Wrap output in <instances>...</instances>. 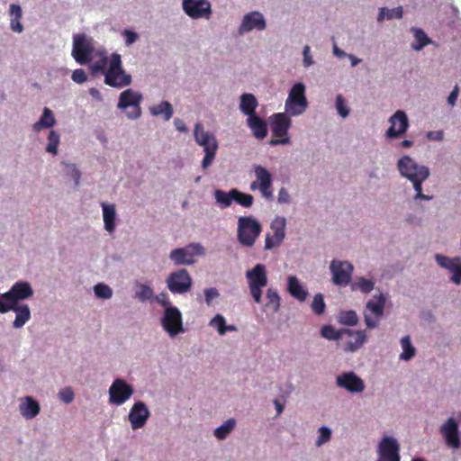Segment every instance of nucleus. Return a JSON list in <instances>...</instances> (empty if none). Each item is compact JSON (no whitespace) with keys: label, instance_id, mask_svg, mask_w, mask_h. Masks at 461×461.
<instances>
[{"label":"nucleus","instance_id":"09e8293b","mask_svg":"<svg viewBox=\"0 0 461 461\" xmlns=\"http://www.w3.org/2000/svg\"><path fill=\"white\" fill-rule=\"evenodd\" d=\"M60 143V135L56 131L51 130L49 132L48 136V143L46 146V152L51 154V155H57L58 154V148Z\"/></svg>","mask_w":461,"mask_h":461},{"label":"nucleus","instance_id":"69168bd1","mask_svg":"<svg viewBox=\"0 0 461 461\" xmlns=\"http://www.w3.org/2000/svg\"><path fill=\"white\" fill-rule=\"evenodd\" d=\"M277 203L280 204H288L291 203V195L285 187H281L279 189Z\"/></svg>","mask_w":461,"mask_h":461},{"label":"nucleus","instance_id":"2f4dec72","mask_svg":"<svg viewBox=\"0 0 461 461\" xmlns=\"http://www.w3.org/2000/svg\"><path fill=\"white\" fill-rule=\"evenodd\" d=\"M56 122L53 112L50 108L44 107L40 119L32 125V129L39 132L44 129L52 128Z\"/></svg>","mask_w":461,"mask_h":461},{"label":"nucleus","instance_id":"0e129e2a","mask_svg":"<svg viewBox=\"0 0 461 461\" xmlns=\"http://www.w3.org/2000/svg\"><path fill=\"white\" fill-rule=\"evenodd\" d=\"M283 241H276V235L272 234L270 235L269 233H267L266 235V239H265V247L264 249L266 250H270L276 247H279L281 245Z\"/></svg>","mask_w":461,"mask_h":461},{"label":"nucleus","instance_id":"58836bf2","mask_svg":"<svg viewBox=\"0 0 461 461\" xmlns=\"http://www.w3.org/2000/svg\"><path fill=\"white\" fill-rule=\"evenodd\" d=\"M434 258L439 267L448 270L450 273L456 269V267L461 264V258L458 257L449 258L442 254H436Z\"/></svg>","mask_w":461,"mask_h":461},{"label":"nucleus","instance_id":"774afa93","mask_svg":"<svg viewBox=\"0 0 461 461\" xmlns=\"http://www.w3.org/2000/svg\"><path fill=\"white\" fill-rule=\"evenodd\" d=\"M450 277L451 281L456 285L461 284V264L455 269Z\"/></svg>","mask_w":461,"mask_h":461},{"label":"nucleus","instance_id":"cd10ccee","mask_svg":"<svg viewBox=\"0 0 461 461\" xmlns=\"http://www.w3.org/2000/svg\"><path fill=\"white\" fill-rule=\"evenodd\" d=\"M247 125L252 131L253 135L258 139L263 140L267 135V125L264 119L260 118L258 114L247 118Z\"/></svg>","mask_w":461,"mask_h":461},{"label":"nucleus","instance_id":"6ab92c4d","mask_svg":"<svg viewBox=\"0 0 461 461\" xmlns=\"http://www.w3.org/2000/svg\"><path fill=\"white\" fill-rule=\"evenodd\" d=\"M150 411L142 401L135 402L131 407L127 419L132 430H138L145 427L150 418Z\"/></svg>","mask_w":461,"mask_h":461},{"label":"nucleus","instance_id":"7ed1b4c3","mask_svg":"<svg viewBox=\"0 0 461 461\" xmlns=\"http://www.w3.org/2000/svg\"><path fill=\"white\" fill-rule=\"evenodd\" d=\"M261 231V223L253 216H240L238 218L237 239L242 246L253 247Z\"/></svg>","mask_w":461,"mask_h":461},{"label":"nucleus","instance_id":"5fc2aeb1","mask_svg":"<svg viewBox=\"0 0 461 461\" xmlns=\"http://www.w3.org/2000/svg\"><path fill=\"white\" fill-rule=\"evenodd\" d=\"M62 165L65 167L66 175L70 176L74 180V184L76 186L79 185L81 172L77 168V165L74 163L67 162H62Z\"/></svg>","mask_w":461,"mask_h":461},{"label":"nucleus","instance_id":"680f3d73","mask_svg":"<svg viewBox=\"0 0 461 461\" xmlns=\"http://www.w3.org/2000/svg\"><path fill=\"white\" fill-rule=\"evenodd\" d=\"M122 36L124 38V41H125V45L126 46L132 45L139 39L138 33L133 32V31H131V30L126 29V30H124L122 32Z\"/></svg>","mask_w":461,"mask_h":461},{"label":"nucleus","instance_id":"4c0bfd02","mask_svg":"<svg viewBox=\"0 0 461 461\" xmlns=\"http://www.w3.org/2000/svg\"><path fill=\"white\" fill-rule=\"evenodd\" d=\"M286 220L283 216H276L270 223V229L276 235V241H283L285 238Z\"/></svg>","mask_w":461,"mask_h":461},{"label":"nucleus","instance_id":"0eeeda50","mask_svg":"<svg viewBox=\"0 0 461 461\" xmlns=\"http://www.w3.org/2000/svg\"><path fill=\"white\" fill-rule=\"evenodd\" d=\"M251 297L257 303L262 302V290L267 285V272L264 264L258 263L246 272Z\"/></svg>","mask_w":461,"mask_h":461},{"label":"nucleus","instance_id":"1a4fd4ad","mask_svg":"<svg viewBox=\"0 0 461 461\" xmlns=\"http://www.w3.org/2000/svg\"><path fill=\"white\" fill-rule=\"evenodd\" d=\"M205 249L201 243L193 242L183 248L170 251L168 258L175 266H191L195 263L196 256H204Z\"/></svg>","mask_w":461,"mask_h":461},{"label":"nucleus","instance_id":"c03bdc74","mask_svg":"<svg viewBox=\"0 0 461 461\" xmlns=\"http://www.w3.org/2000/svg\"><path fill=\"white\" fill-rule=\"evenodd\" d=\"M429 176H423V177H419V178H415L413 180H411L410 182L411 183L412 185V187L415 191V195L413 196V200L414 201H420V200H422V201H430L433 199V196L432 195H428V194H424L422 193V184L429 178Z\"/></svg>","mask_w":461,"mask_h":461},{"label":"nucleus","instance_id":"bb28decb","mask_svg":"<svg viewBox=\"0 0 461 461\" xmlns=\"http://www.w3.org/2000/svg\"><path fill=\"white\" fill-rule=\"evenodd\" d=\"M287 291L294 299L304 302L309 294L307 289L295 276L287 277Z\"/></svg>","mask_w":461,"mask_h":461},{"label":"nucleus","instance_id":"052dcab7","mask_svg":"<svg viewBox=\"0 0 461 461\" xmlns=\"http://www.w3.org/2000/svg\"><path fill=\"white\" fill-rule=\"evenodd\" d=\"M314 64V59L311 52L309 45H305L303 49V66L305 68H310Z\"/></svg>","mask_w":461,"mask_h":461},{"label":"nucleus","instance_id":"4be33fe9","mask_svg":"<svg viewBox=\"0 0 461 461\" xmlns=\"http://www.w3.org/2000/svg\"><path fill=\"white\" fill-rule=\"evenodd\" d=\"M256 180L261 186V195L266 200H273V176L271 173L261 165L253 166Z\"/></svg>","mask_w":461,"mask_h":461},{"label":"nucleus","instance_id":"b1692460","mask_svg":"<svg viewBox=\"0 0 461 461\" xmlns=\"http://www.w3.org/2000/svg\"><path fill=\"white\" fill-rule=\"evenodd\" d=\"M291 115L287 113H276L270 116L271 130L276 137H288L292 125Z\"/></svg>","mask_w":461,"mask_h":461},{"label":"nucleus","instance_id":"39448f33","mask_svg":"<svg viewBox=\"0 0 461 461\" xmlns=\"http://www.w3.org/2000/svg\"><path fill=\"white\" fill-rule=\"evenodd\" d=\"M142 99L140 92L127 88L119 95L117 108L124 112L129 120H137L141 116Z\"/></svg>","mask_w":461,"mask_h":461},{"label":"nucleus","instance_id":"a211bd4d","mask_svg":"<svg viewBox=\"0 0 461 461\" xmlns=\"http://www.w3.org/2000/svg\"><path fill=\"white\" fill-rule=\"evenodd\" d=\"M390 127L385 132L390 140L398 139L406 133L410 127L409 118L403 110H397L388 119Z\"/></svg>","mask_w":461,"mask_h":461},{"label":"nucleus","instance_id":"49530a36","mask_svg":"<svg viewBox=\"0 0 461 461\" xmlns=\"http://www.w3.org/2000/svg\"><path fill=\"white\" fill-rule=\"evenodd\" d=\"M334 104L338 114L341 118L345 119L349 116L350 108L348 104L346 98L341 94L336 95Z\"/></svg>","mask_w":461,"mask_h":461},{"label":"nucleus","instance_id":"20e7f679","mask_svg":"<svg viewBox=\"0 0 461 461\" xmlns=\"http://www.w3.org/2000/svg\"><path fill=\"white\" fill-rule=\"evenodd\" d=\"M167 309H163L159 318V323L162 330L170 339H175L180 334L185 332L184 327L183 314L175 305L166 303Z\"/></svg>","mask_w":461,"mask_h":461},{"label":"nucleus","instance_id":"f8f14e48","mask_svg":"<svg viewBox=\"0 0 461 461\" xmlns=\"http://www.w3.org/2000/svg\"><path fill=\"white\" fill-rule=\"evenodd\" d=\"M94 50L95 41L93 38L84 33L73 36V49L71 54L77 63L84 65L90 62Z\"/></svg>","mask_w":461,"mask_h":461},{"label":"nucleus","instance_id":"aec40b11","mask_svg":"<svg viewBox=\"0 0 461 461\" xmlns=\"http://www.w3.org/2000/svg\"><path fill=\"white\" fill-rule=\"evenodd\" d=\"M336 384L350 393H363L366 388L363 379L353 371L343 372L337 375Z\"/></svg>","mask_w":461,"mask_h":461},{"label":"nucleus","instance_id":"a18cd8bd","mask_svg":"<svg viewBox=\"0 0 461 461\" xmlns=\"http://www.w3.org/2000/svg\"><path fill=\"white\" fill-rule=\"evenodd\" d=\"M344 330H336L331 325H324L321 329V335L328 340H339L345 335Z\"/></svg>","mask_w":461,"mask_h":461},{"label":"nucleus","instance_id":"9d476101","mask_svg":"<svg viewBox=\"0 0 461 461\" xmlns=\"http://www.w3.org/2000/svg\"><path fill=\"white\" fill-rule=\"evenodd\" d=\"M396 168L400 176L408 181L430 176V170L427 166L419 164L409 155H404L397 160Z\"/></svg>","mask_w":461,"mask_h":461},{"label":"nucleus","instance_id":"79ce46f5","mask_svg":"<svg viewBox=\"0 0 461 461\" xmlns=\"http://www.w3.org/2000/svg\"><path fill=\"white\" fill-rule=\"evenodd\" d=\"M446 444L453 449L460 447L459 430L458 429H439Z\"/></svg>","mask_w":461,"mask_h":461},{"label":"nucleus","instance_id":"bf43d9fd","mask_svg":"<svg viewBox=\"0 0 461 461\" xmlns=\"http://www.w3.org/2000/svg\"><path fill=\"white\" fill-rule=\"evenodd\" d=\"M58 398L64 403H70L75 398L74 391L71 387H64L58 393Z\"/></svg>","mask_w":461,"mask_h":461},{"label":"nucleus","instance_id":"a19ab883","mask_svg":"<svg viewBox=\"0 0 461 461\" xmlns=\"http://www.w3.org/2000/svg\"><path fill=\"white\" fill-rule=\"evenodd\" d=\"M400 342L402 352L400 354L399 358L403 361L411 360L415 356L416 349L411 341L410 336L402 337Z\"/></svg>","mask_w":461,"mask_h":461},{"label":"nucleus","instance_id":"393cba45","mask_svg":"<svg viewBox=\"0 0 461 461\" xmlns=\"http://www.w3.org/2000/svg\"><path fill=\"white\" fill-rule=\"evenodd\" d=\"M18 411L20 415L26 420H33L41 412L40 402L32 396H23L19 398Z\"/></svg>","mask_w":461,"mask_h":461},{"label":"nucleus","instance_id":"864d4df0","mask_svg":"<svg viewBox=\"0 0 461 461\" xmlns=\"http://www.w3.org/2000/svg\"><path fill=\"white\" fill-rule=\"evenodd\" d=\"M332 430L328 426H321L318 429V437L315 440V447H320L331 439Z\"/></svg>","mask_w":461,"mask_h":461},{"label":"nucleus","instance_id":"13d9d810","mask_svg":"<svg viewBox=\"0 0 461 461\" xmlns=\"http://www.w3.org/2000/svg\"><path fill=\"white\" fill-rule=\"evenodd\" d=\"M204 302L207 306L211 307L213 305V302L220 297V293L215 287L206 288L203 291Z\"/></svg>","mask_w":461,"mask_h":461},{"label":"nucleus","instance_id":"7c9ffc66","mask_svg":"<svg viewBox=\"0 0 461 461\" xmlns=\"http://www.w3.org/2000/svg\"><path fill=\"white\" fill-rule=\"evenodd\" d=\"M149 111L153 117H162L165 122L169 121L174 113L173 106L167 101H162L158 104L149 106Z\"/></svg>","mask_w":461,"mask_h":461},{"label":"nucleus","instance_id":"412c9836","mask_svg":"<svg viewBox=\"0 0 461 461\" xmlns=\"http://www.w3.org/2000/svg\"><path fill=\"white\" fill-rule=\"evenodd\" d=\"M400 446L396 438L384 437L378 445L379 459L377 461H400Z\"/></svg>","mask_w":461,"mask_h":461},{"label":"nucleus","instance_id":"c85d7f7f","mask_svg":"<svg viewBox=\"0 0 461 461\" xmlns=\"http://www.w3.org/2000/svg\"><path fill=\"white\" fill-rule=\"evenodd\" d=\"M258 106V102L253 94L244 93L240 96L239 108L247 118L257 114L256 110Z\"/></svg>","mask_w":461,"mask_h":461},{"label":"nucleus","instance_id":"c756f323","mask_svg":"<svg viewBox=\"0 0 461 461\" xmlns=\"http://www.w3.org/2000/svg\"><path fill=\"white\" fill-rule=\"evenodd\" d=\"M104 228L109 233L115 230L116 210L113 203H102Z\"/></svg>","mask_w":461,"mask_h":461},{"label":"nucleus","instance_id":"de8ad7c7","mask_svg":"<svg viewBox=\"0 0 461 461\" xmlns=\"http://www.w3.org/2000/svg\"><path fill=\"white\" fill-rule=\"evenodd\" d=\"M338 321L346 326H355L358 322V317L355 311H342L338 315Z\"/></svg>","mask_w":461,"mask_h":461},{"label":"nucleus","instance_id":"ea45409f","mask_svg":"<svg viewBox=\"0 0 461 461\" xmlns=\"http://www.w3.org/2000/svg\"><path fill=\"white\" fill-rule=\"evenodd\" d=\"M236 424L237 421L234 418L228 419L213 430V436L219 440H224L234 429Z\"/></svg>","mask_w":461,"mask_h":461},{"label":"nucleus","instance_id":"ddd939ff","mask_svg":"<svg viewBox=\"0 0 461 461\" xmlns=\"http://www.w3.org/2000/svg\"><path fill=\"white\" fill-rule=\"evenodd\" d=\"M167 289L174 294H185L193 285V279L185 268L171 272L166 279Z\"/></svg>","mask_w":461,"mask_h":461},{"label":"nucleus","instance_id":"338daca9","mask_svg":"<svg viewBox=\"0 0 461 461\" xmlns=\"http://www.w3.org/2000/svg\"><path fill=\"white\" fill-rule=\"evenodd\" d=\"M458 422L454 417H450L444 422L439 429H458Z\"/></svg>","mask_w":461,"mask_h":461},{"label":"nucleus","instance_id":"603ef678","mask_svg":"<svg viewBox=\"0 0 461 461\" xmlns=\"http://www.w3.org/2000/svg\"><path fill=\"white\" fill-rule=\"evenodd\" d=\"M244 208H249L254 203V197L250 194L243 193L235 188L234 201Z\"/></svg>","mask_w":461,"mask_h":461},{"label":"nucleus","instance_id":"37998d69","mask_svg":"<svg viewBox=\"0 0 461 461\" xmlns=\"http://www.w3.org/2000/svg\"><path fill=\"white\" fill-rule=\"evenodd\" d=\"M375 288V283L363 276L356 277L355 281L351 284L352 291H359L362 294H369Z\"/></svg>","mask_w":461,"mask_h":461},{"label":"nucleus","instance_id":"8fccbe9b","mask_svg":"<svg viewBox=\"0 0 461 461\" xmlns=\"http://www.w3.org/2000/svg\"><path fill=\"white\" fill-rule=\"evenodd\" d=\"M267 303L266 307L270 308L274 312H276L280 309V296L277 291L274 288H268L267 291Z\"/></svg>","mask_w":461,"mask_h":461},{"label":"nucleus","instance_id":"f3484780","mask_svg":"<svg viewBox=\"0 0 461 461\" xmlns=\"http://www.w3.org/2000/svg\"><path fill=\"white\" fill-rule=\"evenodd\" d=\"M265 15L259 11L245 14L238 28L240 35H245L252 31L263 32L267 29Z\"/></svg>","mask_w":461,"mask_h":461},{"label":"nucleus","instance_id":"a878e982","mask_svg":"<svg viewBox=\"0 0 461 461\" xmlns=\"http://www.w3.org/2000/svg\"><path fill=\"white\" fill-rule=\"evenodd\" d=\"M345 335L352 337L353 339L348 341L345 345L344 350L347 352H356L358 350L366 341V335L365 330H344Z\"/></svg>","mask_w":461,"mask_h":461},{"label":"nucleus","instance_id":"c9c22d12","mask_svg":"<svg viewBox=\"0 0 461 461\" xmlns=\"http://www.w3.org/2000/svg\"><path fill=\"white\" fill-rule=\"evenodd\" d=\"M134 298L140 303L151 301L154 299V291L152 287L144 283H136Z\"/></svg>","mask_w":461,"mask_h":461},{"label":"nucleus","instance_id":"9b49d317","mask_svg":"<svg viewBox=\"0 0 461 461\" xmlns=\"http://www.w3.org/2000/svg\"><path fill=\"white\" fill-rule=\"evenodd\" d=\"M33 294V288L29 282L17 281L7 292L0 294V303H4V305H20V302L30 299Z\"/></svg>","mask_w":461,"mask_h":461},{"label":"nucleus","instance_id":"dca6fc26","mask_svg":"<svg viewBox=\"0 0 461 461\" xmlns=\"http://www.w3.org/2000/svg\"><path fill=\"white\" fill-rule=\"evenodd\" d=\"M133 393V387L130 384L122 378H116L108 390L109 402L121 406L132 396Z\"/></svg>","mask_w":461,"mask_h":461},{"label":"nucleus","instance_id":"72a5a7b5","mask_svg":"<svg viewBox=\"0 0 461 461\" xmlns=\"http://www.w3.org/2000/svg\"><path fill=\"white\" fill-rule=\"evenodd\" d=\"M411 32L414 37V41L411 44V47L413 50L420 51L424 47L432 42L422 29L411 27Z\"/></svg>","mask_w":461,"mask_h":461},{"label":"nucleus","instance_id":"e433bc0d","mask_svg":"<svg viewBox=\"0 0 461 461\" xmlns=\"http://www.w3.org/2000/svg\"><path fill=\"white\" fill-rule=\"evenodd\" d=\"M403 16V8L398 6L393 9L381 7L378 9L377 22L383 23L384 20L402 19Z\"/></svg>","mask_w":461,"mask_h":461},{"label":"nucleus","instance_id":"2eb2a0df","mask_svg":"<svg viewBox=\"0 0 461 461\" xmlns=\"http://www.w3.org/2000/svg\"><path fill=\"white\" fill-rule=\"evenodd\" d=\"M332 282L335 285L345 287L350 284L354 266L347 260L333 259L330 264Z\"/></svg>","mask_w":461,"mask_h":461},{"label":"nucleus","instance_id":"5701e85b","mask_svg":"<svg viewBox=\"0 0 461 461\" xmlns=\"http://www.w3.org/2000/svg\"><path fill=\"white\" fill-rule=\"evenodd\" d=\"M13 311L15 313L13 328H23L32 318L31 310L28 304L20 305H4L0 303V313H6Z\"/></svg>","mask_w":461,"mask_h":461},{"label":"nucleus","instance_id":"f257e3e1","mask_svg":"<svg viewBox=\"0 0 461 461\" xmlns=\"http://www.w3.org/2000/svg\"><path fill=\"white\" fill-rule=\"evenodd\" d=\"M194 139L197 145L203 148L204 157L201 167L203 170L207 169L213 162L219 143L213 133L206 131L202 123L197 122L194 129Z\"/></svg>","mask_w":461,"mask_h":461},{"label":"nucleus","instance_id":"473e14b6","mask_svg":"<svg viewBox=\"0 0 461 461\" xmlns=\"http://www.w3.org/2000/svg\"><path fill=\"white\" fill-rule=\"evenodd\" d=\"M10 28L13 32L21 33L23 32V25L21 23L23 10L19 5L11 4L9 6Z\"/></svg>","mask_w":461,"mask_h":461},{"label":"nucleus","instance_id":"3c124183","mask_svg":"<svg viewBox=\"0 0 461 461\" xmlns=\"http://www.w3.org/2000/svg\"><path fill=\"white\" fill-rule=\"evenodd\" d=\"M94 294L96 298L108 300L113 297V289L104 283H98L94 287Z\"/></svg>","mask_w":461,"mask_h":461},{"label":"nucleus","instance_id":"423d86ee","mask_svg":"<svg viewBox=\"0 0 461 461\" xmlns=\"http://www.w3.org/2000/svg\"><path fill=\"white\" fill-rule=\"evenodd\" d=\"M306 86L302 82L295 83L290 89L285 102V112L293 117L302 115L308 107L305 95Z\"/></svg>","mask_w":461,"mask_h":461},{"label":"nucleus","instance_id":"4d7b16f0","mask_svg":"<svg viewBox=\"0 0 461 461\" xmlns=\"http://www.w3.org/2000/svg\"><path fill=\"white\" fill-rule=\"evenodd\" d=\"M226 319L223 315L218 313L209 321V326L215 329L220 336L224 335Z\"/></svg>","mask_w":461,"mask_h":461},{"label":"nucleus","instance_id":"4468645a","mask_svg":"<svg viewBox=\"0 0 461 461\" xmlns=\"http://www.w3.org/2000/svg\"><path fill=\"white\" fill-rule=\"evenodd\" d=\"M182 10L192 20H210L212 15L209 0H182Z\"/></svg>","mask_w":461,"mask_h":461},{"label":"nucleus","instance_id":"6e6d98bb","mask_svg":"<svg viewBox=\"0 0 461 461\" xmlns=\"http://www.w3.org/2000/svg\"><path fill=\"white\" fill-rule=\"evenodd\" d=\"M311 308L316 315H321L324 313L326 303L321 294H317L314 295L313 300L311 303Z\"/></svg>","mask_w":461,"mask_h":461},{"label":"nucleus","instance_id":"6e6552de","mask_svg":"<svg viewBox=\"0 0 461 461\" xmlns=\"http://www.w3.org/2000/svg\"><path fill=\"white\" fill-rule=\"evenodd\" d=\"M385 303L386 297L382 292L366 302L363 315L367 329L373 330L378 326L384 312Z\"/></svg>","mask_w":461,"mask_h":461},{"label":"nucleus","instance_id":"e2e57ef3","mask_svg":"<svg viewBox=\"0 0 461 461\" xmlns=\"http://www.w3.org/2000/svg\"><path fill=\"white\" fill-rule=\"evenodd\" d=\"M72 80L77 84H83L87 80V76L84 69H75L71 76Z\"/></svg>","mask_w":461,"mask_h":461},{"label":"nucleus","instance_id":"f03ea898","mask_svg":"<svg viewBox=\"0 0 461 461\" xmlns=\"http://www.w3.org/2000/svg\"><path fill=\"white\" fill-rule=\"evenodd\" d=\"M104 81L107 86L117 89H122L131 84L132 77L123 69L120 54H112L108 68L104 72Z\"/></svg>","mask_w":461,"mask_h":461},{"label":"nucleus","instance_id":"f704fd0d","mask_svg":"<svg viewBox=\"0 0 461 461\" xmlns=\"http://www.w3.org/2000/svg\"><path fill=\"white\" fill-rule=\"evenodd\" d=\"M234 194L235 188L230 189L229 192H225L221 189H216L213 192L215 202L221 209H226L231 205L234 201Z\"/></svg>","mask_w":461,"mask_h":461}]
</instances>
